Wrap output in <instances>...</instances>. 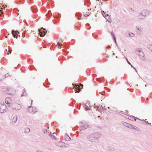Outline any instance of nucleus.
<instances>
[{"label": "nucleus", "instance_id": "15", "mask_svg": "<svg viewBox=\"0 0 152 152\" xmlns=\"http://www.w3.org/2000/svg\"><path fill=\"white\" fill-rule=\"evenodd\" d=\"M22 93H23V94H22L21 95V96H25L26 95V92L25 90H23L22 91Z\"/></svg>", "mask_w": 152, "mask_h": 152}, {"label": "nucleus", "instance_id": "1", "mask_svg": "<svg viewBox=\"0 0 152 152\" xmlns=\"http://www.w3.org/2000/svg\"><path fill=\"white\" fill-rule=\"evenodd\" d=\"M88 140L92 142H95L97 140L98 138L94 134H91L89 135L88 137Z\"/></svg>", "mask_w": 152, "mask_h": 152}, {"label": "nucleus", "instance_id": "20", "mask_svg": "<svg viewBox=\"0 0 152 152\" xmlns=\"http://www.w3.org/2000/svg\"><path fill=\"white\" fill-rule=\"evenodd\" d=\"M149 48L151 50V51H152V45H150L149 47Z\"/></svg>", "mask_w": 152, "mask_h": 152}, {"label": "nucleus", "instance_id": "17", "mask_svg": "<svg viewBox=\"0 0 152 152\" xmlns=\"http://www.w3.org/2000/svg\"><path fill=\"white\" fill-rule=\"evenodd\" d=\"M6 51L7 52V54L9 55L11 54V51L9 50V49H6Z\"/></svg>", "mask_w": 152, "mask_h": 152}, {"label": "nucleus", "instance_id": "24", "mask_svg": "<svg viewBox=\"0 0 152 152\" xmlns=\"http://www.w3.org/2000/svg\"><path fill=\"white\" fill-rule=\"evenodd\" d=\"M86 11L85 10V12H84V13H86Z\"/></svg>", "mask_w": 152, "mask_h": 152}, {"label": "nucleus", "instance_id": "5", "mask_svg": "<svg viewBox=\"0 0 152 152\" xmlns=\"http://www.w3.org/2000/svg\"><path fill=\"white\" fill-rule=\"evenodd\" d=\"M28 111L31 114H34L37 112L36 107H30L28 108Z\"/></svg>", "mask_w": 152, "mask_h": 152}, {"label": "nucleus", "instance_id": "10", "mask_svg": "<svg viewBox=\"0 0 152 152\" xmlns=\"http://www.w3.org/2000/svg\"><path fill=\"white\" fill-rule=\"evenodd\" d=\"M102 14L103 16L105 18V19L108 21H109L110 20L108 19H109V16L105 12H104V11L102 12Z\"/></svg>", "mask_w": 152, "mask_h": 152}, {"label": "nucleus", "instance_id": "2", "mask_svg": "<svg viewBox=\"0 0 152 152\" xmlns=\"http://www.w3.org/2000/svg\"><path fill=\"white\" fill-rule=\"evenodd\" d=\"M12 108L13 110H20L21 108V106L20 104L15 103L12 104Z\"/></svg>", "mask_w": 152, "mask_h": 152}, {"label": "nucleus", "instance_id": "6", "mask_svg": "<svg viewBox=\"0 0 152 152\" xmlns=\"http://www.w3.org/2000/svg\"><path fill=\"white\" fill-rule=\"evenodd\" d=\"M11 102L12 100L11 98L7 97L5 99V102L8 105V107L10 106V103H11Z\"/></svg>", "mask_w": 152, "mask_h": 152}, {"label": "nucleus", "instance_id": "22", "mask_svg": "<svg viewBox=\"0 0 152 152\" xmlns=\"http://www.w3.org/2000/svg\"><path fill=\"white\" fill-rule=\"evenodd\" d=\"M2 13V12L1 10H0V16L1 15V14Z\"/></svg>", "mask_w": 152, "mask_h": 152}, {"label": "nucleus", "instance_id": "8", "mask_svg": "<svg viewBox=\"0 0 152 152\" xmlns=\"http://www.w3.org/2000/svg\"><path fill=\"white\" fill-rule=\"evenodd\" d=\"M12 33L14 37L17 38L18 34H19V32L18 31L13 30L12 31Z\"/></svg>", "mask_w": 152, "mask_h": 152}, {"label": "nucleus", "instance_id": "16", "mask_svg": "<svg viewBox=\"0 0 152 152\" xmlns=\"http://www.w3.org/2000/svg\"><path fill=\"white\" fill-rule=\"evenodd\" d=\"M57 45L60 48H61V46H62V44L59 42L57 43Z\"/></svg>", "mask_w": 152, "mask_h": 152}, {"label": "nucleus", "instance_id": "9", "mask_svg": "<svg viewBox=\"0 0 152 152\" xmlns=\"http://www.w3.org/2000/svg\"><path fill=\"white\" fill-rule=\"evenodd\" d=\"M123 124L124 126L127 127L129 128L132 129L133 128V126L125 122H123Z\"/></svg>", "mask_w": 152, "mask_h": 152}, {"label": "nucleus", "instance_id": "11", "mask_svg": "<svg viewBox=\"0 0 152 152\" xmlns=\"http://www.w3.org/2000/svg\"><path fill=\"white\" fill-rule=\"evenodd\" d=\"M18 117L17 116H15L13 117L12 120V124H15L17 121Z\"/></svg>", "mask_w": 152, "mask_h": 152}, {"label": "nucleus", "instance_id": "21", "mask_svg": "<svg viewBox=\"0 0 152 152\" xmlns=\"http://www.w3.org/2000/svg\"><path fill=\"white\" fill-rule=\"evenodd\" d=\"M126 59L128 63L129 64H130V65H131V67H133V66H132L131 64H130V62H129L128 61V60L127 59V58H126Z\"/></svg>", "mask_w": 152, "mask_h": 152}, {"label": "nucleus", "instance_id": "23", "mask_svg": "<svg viewBox=\"0 0 152 152\" xmlns=\"http://www.w3.org/2000/svg\"><path fill=\"white\" fill-rule=\"evenodd\" d=\"M132 34V35H131V34H129V35L130 36H134V34Z\"/></svg>", "mask_w": 152, "mask_h": 152}, {"label": "nucleus", "instance_id": "4", "mask_svg": "<svg viewBox=\"0 0 152 152\" xmlns=\"http://www.w3.org/2000/svg\"><path fill=\"white\" fill-rule=\"evenodd\" d=\"M7 110V107L6 105L3 104H0V112L1 113H3L6 111Z\"/></svg>", "mask_w": 152, "mask_h": 152}, {"label": "nucleus", "instance_id": "14", "mask_svg": "<svg viewBox=\"0 0 152 152\" xmlns=\"http://www.w3.org/2000/svg\"><path fill=\"white\" fill-rule=\"evenodd\" d=\"M30 130L29 128H26L24 129V132L25 133H28L30 132Z\"/></svg>", "mask_w": 152, "mask_h": 152}, {"label": "nucleus", "instance_id": "18", "mask_svg": "<svg viewBox=\"0 0 152 152\" xmlns=\"http://www.w3.org/2000/svg\"><path fill=\"white\" fill-rule=\"evenodd\" d=\"M133 128L134 129L136 130H137V131H139L140 130L137 127H136L135 126H133V128Z\"/></svg>", "mask_w": 152, "mask_h": 152}, {"label": "nucleus", "instance_id": "13", "mask_svg": "<svg viewBox=\"0 0 152 152\" xmlns=\"http://www.w3.org/2000/svg\"><path fill=\"white\" fill-rule=\"evenodd\" d=\"M12 90L11 89H9L8 91H6V93L7 94H10L11 95H13L14 94V93H12Z\"/></svg>", "mask_w": 152, "mask_h": 152}, {"label": "nucleus", "instance_id": "25", "mask_svg": "<svg viewBox=\"0 0 152 152\" xmlns=\"http://www.w3.org/2000/svg\"><path fill=\"white\" fill-rule=\"evenodd\" d=\"M80 84V85H81V86L82 85V86H83V85H82L81 84Z\"/></svg>", "mask_w": 152, "mask_h": 152}, {"label": "nucleus", "instance_id": "12", "mask_svg": "<svg viewBox=\"0 0 152 152\" xmlns=\"http://www.w3.org/2000/svg\"><path fill=\"white\" fill-rule=\"evenodd\" d=\"M138 55L141 58H143L144 57V54L142 52H140L138 54Z\"/></svg>", "mask_w": 152, "mask_h": 152}, {"label": "nucleus", "instance_id": "27", "mask_svg": "<svg viewBox=\"0 0 152 152\" xmlns=\"http://www.w3.org/2000/svg\"><path fill=\"white\" fill-rule=\"evenodd\" d=\"M134 120L135 121H136V119H135L134 118Z\"/></svg>", "mask_w": 152, "mask_h": 152}, {"label": "nucleus", "instance_id": "3", "mask_svg": "<svg viewBox=\"0 0 152 152\" xmlns=\"http://www.w3.org/2000/svg\"><path fill=\"white\" fill-rule=\"evenodd\" d=\"M38 30L39 35L41 37H43L47 33L46 30L42 27L39 29Z\"/></svg>", "mask_w": 152, "mask_h": 152}, {"label": "nucleus", "instance_id": "19", "mask_svg": "<svg viewBox=\"0 0 152 152\" xmlns=\"http://www.w3.org/2000/svg\"><path fill=\"white\" fill-rule=\"evenodd\" d=\"M66 139H67V140H69L70 138V137L67 135L66 136Z\"/></svg>", "mask_w": 152, "mask_h": 152}, {"label": "nucleus", "instance_id": "7", "mask_svg": "<svg viewBox=\"0 0 152 152\" xmlns=\"http://www.w3.org/2000/svg\"><path fill=\"white\" fill-rule=\"evenodd\" d=\"M73 88L75 90V93H78L80 91V88L79 85H75L73 87Z\"/></svg>", "mask_w": 152, "mask_h": 152}, {"label": "nucleus", "instance_id": "26", "mask_svg": "<svg viewBox=\"0 0 152 152\" xmlns=\"http://www.w3.org/2000/svg\"><path fill=\"white\" fill-rule=\"evenodd\" d=\"M86 15H89V14H88H88H86Z\"/></svg>", "mask_w": 152, "mask_h": 152}]
</instances>
